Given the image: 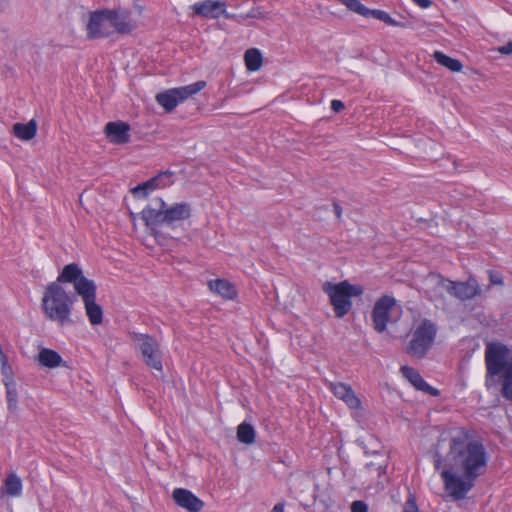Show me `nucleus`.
Instances as JSON below:
<instances>
[{
	"mask_svg": "<svg viewBox=\"0 0 512 512\" xmlns=\"http://www.w3.org/2000/svg\"><path fill=\"white\" fill-rule=\"evenodd\" d=\"M487 466L488 455L480 441L470 440L466 434L452 437L440 472L445 491L454 501L464 500Z\"/></svg>",
	"mask_w": 512,
	"mask_h": 512,
	"instance_id": "f257e3e1",
	"label": "nucleus"
},
{
	"mask_svg": "<svg viewBox=\"0 0 512 512\" xmlns=\"http://www.w3.org/2000/svg\"><path fill=\"white\" fill-rule=\"evenodd\" d=\"M76 294L68 293L57 282L50 283L43 294L42 310L45 317L61 326L70 321L72 305Z\"/></svg>",
	"mask_w": 512,
	"mask_h": 512,
	"instance_id": "f03ea898",
	"label": "nucleus"
},
{
	"mask_svg": "<svg viewBox=\"0 0 512 512\" xmlns=\"http://www.w3.org/2000/svg\"><path fill=\"white\" fill-rule=\"evenodd\" d=\"M154 203L155 207L147 206L141 212V219L151 229L160 225L172 226L190 217L191 208L187 203L168 206L162 198L155 199Z\"/></svg>",
	"mask_w": 512,
	"mask_h": 512,
	"instance_id": "7ed1b4c3",
	"label": "nucleus"
},
{
	"mask_svg": "<svg viewBox=\"0 0 512 512\" xmlns=\"http://www.w3.org/2000/svg\"><path fill=\"white\" fill-rule=\"evenodd\" d=\"M322 289L329 296L337 318H343L347 315L352 308L351 298L359 297L364 292L362 286L352 285L347 280L337 284L327 281L323 284Z\"/></svg>",
	"mask_w": 512,
	"mask_h": 512,
	"instance_id": "20e7f679",
	"label": "nucleus"
},
{
	"mask_svg": "<svg viewBox=\"0 0 512 512\" xmlns=\"http://www.w3.org/2000/svg\"><path fill=\"white\" fill-rule=\"evenodd\" d=\"M437 335V326L429 319H424L411 332V339L405 352L417 359L424 358L431 350Z\"/></svg>",
	"mask_w": 512,
	"mask_h": 512,
	"instance_id": "39448f33",
	"label": "nucleus"
},
{
	"mask_svg": "<svg viewBox=\"0 0 512 512\" xmlns=\"http://www.w3.org/2000/svg\"><path fill=\"white\" fill-rule=\"evenodd\" d=\"M510 350L500 342H488L485 347L486 377H494L506 372L509 361Z\"/></svg>",
	"mask_w": 512,
	"mask_h": 512,
	"instance_id": "423d86ee",
	"label": "nucleus"
},
{
	"mask_svg": "<svg viewBox=\"0 0 512 512\" xmlns=\"http://www.w3.org/2000/svg\"><path fill=\"white\" fill-rule=\"evenodd\" d=\"M132 340L139 343V350L144 363L155 370L162 371V358L158 341L148 334L131 332Z\"/></svg>",
	"mask_w": 512,
	"mask_h": 512,
	"instance_id": "0eeeda50",
	"label": "nucleus"
},
{
	"mask_svg": "<svg viewBox=\"0 0 512 512\" xmlns=\"http://www.w3.org/2000/svg\"><path fill=\"white\" fill-rule=\"evenodd\" d=\"M108 14H110V9L90 12L86 24V35L88 39L107 38L113 34Z\"/></svg>",
	"mask_w": 512,
	"mask_h": 512,
	"instance_id": "6e6552de",
	"label": "nucleus"
},
{
	"mask_svg": "<svg viewBox=\"0 0 512 512\" xmlns=\"http://www.w3.org/2000/svg\"><path fill=\"white\" fill-rule=\"evenodd\" d=\"M438 285L441 286L451 296L465 301L479 295L481 289L476 279L469 278L465 282L451 281L440 277Z\"/></svg>",
	"mask_w": 512,
	"mask_h": 512,
	"instance_id": "1a4fd4ad",
	"label": "nucleus"
},
{
	"mask_svg": "<svg viewBox=\"0 0 512 512\" xmlns=\"http://www.w3.org/2000/svg\"><path fill=\"white\" fill-rule=\"evenodd\" d=\"M61 283H72L77 295L96 286L93 280L84 276L82 269L76 263L65 265L55 281Z\"/></svg>",
	"mask_w": 512,
	"mask_h": 512,
	"instance_id": "9d476101",
	"label": "nucleus"
},
{
	"mask_svg": "<svg viewBox=\"0 0 512 512\" xmlns=\"http://www.w3.org/2000/svg\"><path fill=\"white\" fill-rule=\"evenodd\" d=\"M175 170H166L159 172L149 180L137 185L132 189V193L138 197H147L148 194L158 188H164L174 182Z\"/></svg>",
	"mask_w": 512,
	"mask_h": 512,
	"instance_id": "9b49d317",
	"label": "nucleus"
},
{
	"mask_svg": "<svg viewBox=\"0 0 512 512\" xmlns=\"http://www.w3.org/2000/svg\"><path fill=\"white\" fill-rule=\"evenodd\" d=\"M395 304V299L388 295H383L376 301L372 310V320L374 329L377 332L382 333L386 330L389 321V312Z\"/></svg>",
	"mask_w": 512,
	"mask_h": 512,
	"instance_id": "f8f14e48",
	"label": "nucleus"
},
{
	"mask_svg": "<svg viewBox=\"0 0 512 512\" xmlns=\"http://www.w3.org/2000/svg\"><path fill=\"white\" fill-rule=\"evenodd\" d=\"M108 15L113 32L125 34L136 28V23L131 19V12L125 8L110 9Z\"/></svg>",
	"mask_w": 512,
	"mask_h": 512,
	"instance_id": "ddd939ff",
	"label": "nucleus"
},
{
	"mask_svg": "<svg viewBox=\"0 0 512 512\" xmlns=\"http://www.w3.org/2000/svg\"><path fill=\"white\" fill-rule=\"evenodd\" d=\"M97 286L90 288L79 296L84 303L86 315L92 325H99L103 321L102 307L96 303Z\"/></svg>",
	"mask_w": 512,
	"mask_h": 512,
	"instance_id": "4468645a",
	"label": "nucleus"
},
{
	"mask_svg": "<svg viewBox=\"0 0 512 512\" xmlns=\"http://www.w3.org/2000/svg\"><path fill=\"white\" fill-rule=\"evenodd\" d=\"M192 10L195 15L207 19H218L222 13H225L224 0H204L196 2L192 5Z\"/></svg>",
	"mask_w": 512,
	"mask_h": 512,
	"instance_id": "2eb2a0df",
	"label": "nucleus"
},
{
	"mask_svg": "<svg viewBox=\"0 0 512 512\" xmlns=\"http://www.w3.org/2000/svg\"><path fill=\"white\" fill-rule=\"evenodd\" d=\"M175 503L189 512H199L204 503L191 491L184 488H176L172 493Z\"/></svg>",
	"mask_w": 512,
	"mask_h": 512,
	"instance_id": "dca6fc26",
	"label": "nucleus"
},
{
	"mask_svg": "<svg viewBox=\"0 0 512 512\" xmlns=\"http://www.w3.org/2000/svg\"><path fill=\"white\" fill-rule=\"evenodd\" d=\"M130 126L121 121L109 122L105 126V134L110 142L115 144L126 143L129 140Z\"/></svg>",
	"mask_w": 512,
	"mask_h": 512,
	"instance_id": "f3484780",
	"label": "nucleus"
},
{
	"mask_svg": "<svg viewBox=\"0 0 512 512\" xmlns=\"http://www.w3.org/2000/svg\"><path fill=\"white\" fill-rule=\"evenodd\" d=\"M330 389L337 398L343 400L351 409H358L361 406L360 399L355 395L349 385L344 383H331Z\"/></svg>",
	"mask_w": 512,
	"mask_h": 512,
	"instance_id": "a211bd4d",
	"label": "nucleus"
},
{
	"mask_svg": "<svg viewBox=\"0 0 512 512\" xmlns=\"http://www.w3.org/2000/svg\"><path fill=\"white\" fill-rule=\"evenodd\" d=\"M37 128L36 120L31 119L27 123H15L12 127V133L22 141H29L35 137Z\"/></svg>",
	"mask_w": 512,
	"mask_h": 512,
	"instance_id": "6ab92c4d",
	"label": "nucleus"
},
{
	"mask_svg": "<svg viewBox=\"0 0 512 512\" xmlns=\"http://www.w3.org/2000/svg\"><path fill=\"white\" fill-rule=\"evenodd\" d=\"M205 87H206V82L201 80V81H197V82H194V83L186 85V86H181V87L172 88V89H173V93L175 94L178 103L180 104V103L184 102L185 100H187L188 98H190L193 95L200 92Z\"/></svg>",
	"mask_w": 512,
	"mask_h": 512,
	"instance_id": "aec40b11",
	"label": "nucleus"
},
{
	"mask_svg": "<svg viewBox=\"0 0 512 512\" xmlns=\"http://www.w3.org/2000/svg\"><path fill=\"white\" fill-rule=\"evenodd\" d=\"M38 362L47 368H56L63 364L62 357L58 352L49 348H42L38 354Z\"/></svg>",
	"mask_w": 512,
	"mask_h": 512,
	"instance_id": "412c9836",
	"label": "nucleus"
},
{
	"mask_svg": "<svg viewBox=\"0 0 512 512\" xmlns=\"http://www.w3.org/2000/svg\"><path fill=\"white\" fill-rule=\"evenodd\" d=\"M209 288L227 299H233L236 296L235 287L225 279H216L209 281Z\"/></svg>",
	"mask_w": 512,
	"mask_h": 512,
	"instance_id": "4be33fe9",
	"label": "nucleus"
},
{
	"mask_svg": "<svg viewBox=\"0 0 512 512\" xmlns=\"http://www.w3.org/2000/svg\"><path fill=\"white\" fill-rule=\"evenodd\" d=\"M402 375L417 389L428 387V383L423 379L417 370L409 366H402L400 369Z\"/></svg>",
	"mask_w": 512,
	"mask_h": 512,
	"instance_id": "5701e85b",
	"label": "nucleus"
},
{
	"mask_svg": "<svg viewBox=\"0 0 512 512\" xmlns=\"http://www.w3.org/2000/svg\"><path fill=\"white\" fill-rule=\"evenodd\" d=\"M433 57L438 64L448 68L452 72H460L463 68L459 60L451 58L440 51H435Z\"/></svg>",
	"mask_w": 512,
	"mask_h": 512,
	"instance_id": "b1692460",
	"label": "nucleus"
},
{
	"mask_svg": "<svg viewBox=\"0 0 512 512\" xmlns=\"http://www.w3.org/2000/svg\"><path fill=\"white\" fill-rule=\"evenodd\" d=\"M256 437V431L254 427L247 423H241L237 428V439L239 442L250 445L254 443Z\"/></svg>",
	"mask_w": 512,
	"mask_h": 512,
	"instance_id": "393cba45",
	"label": "nucleus"
},
{
	"mask_svg": "<svg viewBox=\"0 0 512 512\" xmlns=\"http://www.w3.org/2000/svg\"><path fill=\"white\" fill-rule=\"evenodd\" d=\"M156 101L167 112L173 111L176 108V106L179 104L176 99L175 94L173 93V89H169L165 92L158 93L156 95Z\"/></svg>",
	"mask_w": 512,
	"mask_h": 512,
	"instance_id": "a878e982",
	"label": "nucleus"
},
{
	"mask_svg": "<svg viewBox=\"0 0 512 512\" xmlns=\"http://www.w3.org/2000/svg\"><path fill=\"white\" fill-rule=\"evenodd\" d=\"M4 488L8 496H19L22 491V481L15 473H11L4 481Z\"/></svg>",
	"mask_w": 512,
	"mask_h": 512,
	"instance_id": "bb28decb",
	"label": "nucleus"
},
{
	"mask_svg": "<svg viewBox=\"0 0 512 512\" xmlns=\"http://www.w3.org/2000/svg\"><path fill=\"white\" fill-rule=\"evenodd\" d=\"M244 59L246 67L250 71H257L262 65V55L258 49H248L245 52Z\"/></svg>",
	"mask_w": 512,
	"mask_h": 512,
	"instance_id": "cd10ccee",
	"label": "nucleus"
},
{
	"mask_svg": "<svg viewBox=\"0 0 512 512\" xmlns=\"http://www.w3.org/2000/svg\"><path fill=\"white\" fill-rule=\"evenodd\" d=\"M501 394L506 400L512 401V359L503 374Z\"/></svg>",
	"mask_w": 512,
	"mask_h": 512,
	"instance_id": "c85d7f7f",
	"label": "nucleus"
},
{
	"mask_svg": "<svg viewBox=\"0 0 512 512\" xmlns=\"http://www.w3.org/2000/svg\"><path fill=\"white\" fill-rule=\"evenodd\" d=\"M366 455H376L382 450L381 442L374 436L370 435L366 440L359 441Z\"/></svg>",
	"mask_w": 512,
	"mask_h": 512,
	"instance_id": "c756f323",
	"label": "nucleus"
},
{
	"mask_svg": "<svg viewBox=\"0 0 512 512\" xmlns=\"http://www.w3.org/2000/svg\"><path fill=\"white\" fill-rule=\"evenodd\" d=\"M6 388V399H7V407L9 411H15L17 409V389L16 383H10L4 385Z\"/></svg>",
	"mask_w": 512,
	"mask_h": 512,
	"instance_id": "7c9ffc66",
	"label": "nucleus"
},
{
	"mask_svg": "<svg viewBox=\"0 0 512 512\" xmlns=\"http://www.w3.org/2000/svg\"><path fill=\"white\" fill-rule=\"evenodd\" d=\"M370 17L378 19L390 26H400V24L394 20L387 12L382 10H371Z\"/></svg>",
	"mask_w": 512,
	"mask_h": 512,
	"instance_id": "2f4dec72",
	"label": "nucleus"
},
{
	"mask_svg": "<svg viewBox=\"0 0 512 512\" xmlns=\"http://www.w3.org/2000/svg\"><path fill=\"white\" fill-rule=\"evenodd\" d=\"M241 16L242 24L248 19H261L265 17L260 7H253L248 13L241 14Z\"/></svg>",
	"mask_w": 512,
	"mask_h": 512,
	"instance_id": "473e14b6",
	"label": "nucleus"
},
{
	"mask_svg": "<svg viewBox=\"0 0 512 512\" xmlns=\"http://www.w3.org/2000/svg\"><path fill=\"white\" fill-rule=\"evenodd\" d=\"M403 512H419L415 495L409 494V497L404 504Z\"/></svg>",
	"mask_w": 512,
	"mask_h": 512,
	"instance_id": "72a5a7b5",
	"label": "nucleus"
},
{
	"mask_svg": "<svg viewBox=\"0 0 512 512\" xmlns=\"http://www.w3.org/2000/svg\"><path fill=\"white\" fill-rule=\"evenodd\" d=\"M352 512H368V506L363 501H354L351 505Z\"/></svg>",
	"mask_w": 512,
	"mask_h": 512,
	"instance_id": "f704fd0d",
	"label": "nucleus"
},
{
	"mask_svg": "<svg viewBox=\"0 0 512 512\" xmlns=\"http://www.w3.org/2000/svg\"><path fill=\"white\" fill-rule=\"evenodd\" d=\"M497 51L504 55H512V41H509L505 45L498 47Z\"/></svg>",
	"mask_w": 512,
	"mask_h": 512,
	"instance_id": "c9c22d12",
	"label": "nucleus"
},
{
	"mask_svg": "<svg viewBox=\"0 0 512 512\" xmlns=\"http://www.w3.org/2000/svg\"><path fill=\"white\" fill-rule=\"evenodd\" d=\"M344 107V103L341 100L334 99L331 101V109L336 113L341 112Z\"/></svg>",
	"mask_w": 512,
	"mask_h": 512,
	"instance_id": "e433bc0d",
	"label": "nucleus"
},
{
	"mask_svg": "<svg viewBox=\"0 0 512 512\" xmlns=\"http://www.w3.org/2000/svg\"><path fill=\"white\" fill-rule=\"evenodd\" d=\"M221 16L225 17L226 19L234 20L238 24H242L241 14H232L227 12V10L225 9V13H222Z\"/></svg>",
	"mask_w": 512,
	"mask_h": 512,
	"instance_id": "4c0bfd02",
	"label": "nucleus"
},
{
	"mask_svg": "<svg viewBox=\"0 0 512 512\" xmlns=\"http://www.w3.org/2000/svg\"><path fill=\"white\" fill-rule=\"evenodd\" d=\"M420 391H423L431 396L439 395V391L436 388L430 386L429 384H428V387H423L420 389Z\"/></svg>",
	"mask_w": 512,
	"mask_h": 512,
	"instance_id": "58836bf2",
	"label": "nucleus"
},
{
	"mask_svg": "<svg viewBox=\"0 0 512 512\" xmlns=\"http://www.w3.org/2000/svg\"><path fill=\"white\" fill-rule=\"evenodd\" d=\"M445 464V458H442V456L439 453H436L435 455V461H434V467L435 469H439L442 464Z\"/></svg>",
	"mask_w": 512,
	"mask_h": 512,
	"instance_id": "ea45409f",
	"label": "nucleus"
},
{
	"mask_svg": "<svg viewBox=\"0 0 512 512\" xmlns=\"http://www.w3.org/2000/svg\"><path fill=\"white\" fill-rule=\"evenodd\" d=\"M367 468H372L374 466H377V470H378V475L380 476L381 474L385 473V467L383 466V464L381 463H373V462H370V463H367Z\"/></svg>",
	"mask_w": 512,
	"mask_h": 512,
	"instance_id": "a19ab883",
	"label": "nucleus"
},
{
	"mask_svg": "<svg viewBox=\"0 0 512 512\" xmlns=\"http://www.w3.org/2000/svg\"><path fill=\"white\" fill-rule=\"evenodd\" d=\"M421 8H428L431 6L430 0H413Z\"/></svg>",
	"mask_w": 512,
	"mask_h": 512,
	"instance_id": "79ce46f5",
	"label": "nucleus"
},
{
	"mask_svg": "<svg viewBox=\"0 0 512 512\" xmlns=\"http://www.w3.org/2000/svg\"><path fill=\"white\" fill-rule=\"evenodd\" d=\"M285 502L277 503L271 510V512H284Z\"/></svg>",
	"mask_w": 512,
	"mask_h": 512,
	"instance_id": "37998d69",
	"label": "nucleus"
},
{
	"mask_svg": "<svg viewBox=\"0 0 512 512\" xmlns=\"http://www.w3.org/2000/svg\"><path fill=\"white\" fill-rule=\"evenodd\" d=\"M333 207L337 218L340 219L342 215V207L336 201L333 203Z\"/></svg>",
	"mask_w": 512,
	"mask_h": 512,
	"instance_id": "c03bdc74",
	"label": "nucleus"
},
{
	"mask_svg": "<svg viewBox=\"0 0 512 512\" xmlns=\"http://www.w3.org/2000/svg\"><path fill=\"white\" fill-rule=\"evenodd\" d=\"M7 3L8 0H0V9H2Z\"/></svg>",
	"mask_w": 512,
	"mask_h": 512,
	"instance_id": "a18cd8bd",
	"label": "nucleus"
},
{
	"mask_svg": "<svg viewBox=\"0 0 512 512\" xmlns=\"http://www.w3.org/2000/svg\"><path fill=\"white\" fill-rule=\"evenodd\" d=\"M493 283H501V281H497V278L492 279Z\"/></svg>",
	"mask_w": 512,
	"mask_h": 512,
	"instance_id": "49530a36",
	"label": "nucleus"
},
{
	"mask_svg": "<svg viewBox=\"0 0 512 512\" xmlns=\"http://www.w3.org/2000/svg\"><path fill=\"white\" fill-rule=\"evenodd\" d=\"M493 283H501V281H497V278L492 279Z\"/></svg>",
	"mask_w": 512,
	"mask_h": 512,
	"instance_id": "de8ad7c7",
	"label": "nucleus"
}]
</instances>
